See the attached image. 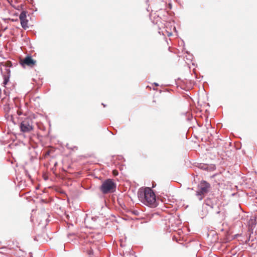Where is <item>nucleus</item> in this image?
<instances>
[{"mask_svg":"<svg viewBox=\"0 0 257 257\" xmlns=\"http://www.w3.org/2000/svg\"><path fill=\"white\" fill-rule=\"evenodd\" d=\"M249 240H250V236H249V237H248V238L247 239V241H249Z\"/></svg>","mask_w":257,"mask_h":257,"instance_id":"dca6fc26","label":"nucleus"},{"mask_svg":"<svg viewBox=\"0 0 257 257\" xmlns=\"http://www.w3.org/2000/svg\"><path fill=\"white\" fill-rule=\"evenodd\" d=\"M20 63L24 67L26 65L30 67H33L36 64V61L34 60L31 56L28 55L23 59H21Z\"/></svg>","mask_w":257,"mask_h":257,"instance_id":"39448f33","label":"nucleus"},{"mask_svg":"<svg viewBox=\"0 0 257 257\" xmlns=\"http://www.w3.org/2000/svg\"><path fill=\"white\" fill-rule=\"evenodd\" d=\"M18 20H13V21H17Z\"/></svg>","mask_w":257,"mask_h":257,"instance_id":"f3484780","label":"nucleus"},{"mask_svg":"<svg viewBox=\"0 0 257 257\" xmlns=\"http://www.w3.org/2000/svg\"><path fill=\"white\" fill-rule=\"evenodd\" d=\"M102 105L104 106V107H105V105L104 104V103H102Z\"/></svg>","mask_w":257,"mask_h":257,"instance_id":"2eb2a0df","label":"nucleus"},{"mask_svg":"<svg viewBox=\"0 0 257 257\" xmlns=\"http://www.w3.org/2000/svg\"><path fill=\"white\" fill-rule=\"evenodd\" d=\"M154 84L155 86H159V84H158L157 83H156V82L154 83Z\"/></svg>","mask_w":257,"mask_h":257,"instance_id":"ddd939ff","label":"nucleus"},{"mask_svg":"<svg viewBox=\"0 0 257 257\" xmlns=\"http://www.w3.org/2000/svg\"><path fill=\"white\" fill-rule=\"evenodd\" d=\"M103 194L113 192L115 191L116 184L110 179L105 180L100 187Z\"/></svg>","mask_w":257,"mask_h":257,"instance_id":"7ed1b4c3","label":"nucleus"},{"mask_svg":"<svg viewBox=\"0 0 257 257\" xmlns=\"http://www.w3.org/2000/svg\"><path fill=\"white\" fill-rule=\"evenodd\" d=\"M199 190L196 191V195L198 196V199L202 200L207 194L211 188L210 184L206 181H202L198 185Z\"/></svg>","mask_w":257,"mask_h":257,"instance_id":"f03ea898","label":"nucleus"},{"mask_svg":"<svg viewBox=\"0 0 257 257\" xmlns=\"http://www.w3.org/2000/svg\"><path fill=\"white\" fill-rule=\"evenodd\" d=\"M206 215V214H202V215H201V218H204Z\"/></svg>","mask_w":257,"mask_h":257,"instance_id":"f8f14e48","label":"nucleus"},{"mask_svg":"<svg viewBox=\"0 0 257 257\" xmlns=\"http://www.w3.org/2000/svg\"><path fill=\"white\" fill-rule=\"evenodd\" d=\"M138 196L139 200L146 205L151 207H156L157 206L156 195L151 188L140 189Z\"/></svg>","mask_w":257,"mask_h":257,"instance_id":"f257e3e1","label":"nucleus"},{"mask_svg":"<svg viewBox=\"0 0 257 257\" xmlns=\"http://www.w3.org/2000/svg\"><path fill=\"white\" fill-rule=\"evenodd\" d=\"M1 73L2 74L3 78H4V81H3V84L4 86H5L6 85H7L8 84V82L9 81L11 71H10V68H6L5 69L6 74H4V72H3L2 69H1Z\"/></svg>","mask_w":257,"mask_h":257,"instance_id":"0eeeda50","label":"nucleus"},{"mask_svg":"<svg viewBox=\"0 0 257 257\" xmlns=\"http://www.w3.org/2000/svg\"><path fill=\"white\" fill-rule=\"evenodd\" d=\"M17 112H18V114L19 115H21L23 113L21 111H20V110H18Z\"/></svg>","mask_w":257,"mask_h":257,"instance_id":"9b49d317","label":"nucleus"},{"mask_svg":"<svg viewBox=\"0 0 257 257\" xmlns=\"http://www.w3.org/2000/svg\"><path fill=\"white\" fill-rule=\"evenodd\" d=\"M205 204L209 206L211 208H213L214 207V203L209 198H207L205 200Z\"/></svg>","mask_w":257,"mask_h":257,"instance_id":"1a4fd4ad","label":"nucleus"},{"mask_svg":"<svg viewBox=\"0 0 257 257\" xmlns=\"http://www.w3.org/2000/svg\"><path fill=\"white\" fill-rule=\"evenodd\" d=\"M34 240H38L37 239V237H36V236H35V238H34Z\"/></svg>","mask_w":257,"mask_h":257,"instance_id":"4468645a","label":"nucleus"},{"mask_svg":"<svg viewBox=\"0 0 257 257\" xmlns=\"http://www.w3.org/2000/svg\"><path fill=\"white\" fill-rule=\"evenodd\" d=\"M215 166L214 165H209L205 164H200L198 166V168L203 170H212L214 169Z\"/></svg>","mask_w":257,"mask_h":257,"instance_id":"6e6552de","label":"nucleus"},{"mask_svg":"<svg viewBox=\"0 0 257 257\" xmlns=\"http://www.w3.org/2000/svg\"><path fill=\"white\" fill-rule=\"evenodd\" d=\"M20 128L22 132L27 133L33 130L32 120L29 118H26L22 121L20 124Z\"/></svg>","mask_w":257,"mask_h":257,"instance_id":"20e7f679","label":"nucleus"},{"mask_svg":"<svg viewBox=\"0 0 257 257\" xmlns=\"http://www.w3.org/2000/svg\"><path fill=\"white\" fill-rule=\"evenodd\" d=\"M217 208H218V210L216 211V213L217 214H219V213H220V211L219 207L218 206H217Z\"/></svg>","mask_w":257,"mask_h":257,"instance_id":"9d476101","label":"nucleus"},{"mask_svg":"<svg viewBox=\"0 0 257 257\" xmlns=\"http://www.w3.org/2000/svg\"><path fill=\"white\" fill-rule=\"evenodd\" d=\"M27 13L28 12L27 11H23L19 16L21 26L24 30H26L28 28V23L29 21L27 19Z\"/></svg>","mask_w":257,"mask_h":257,"instance_id":"423d86ee","label":"nucleus"}]
</instances>
